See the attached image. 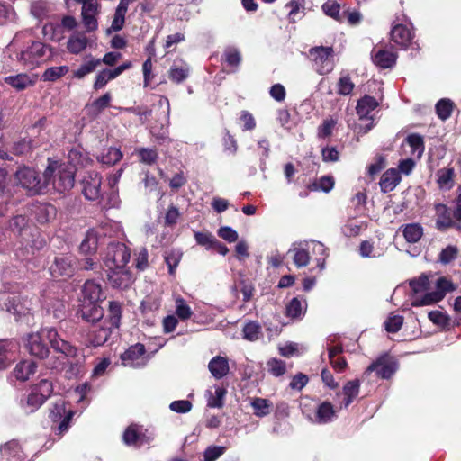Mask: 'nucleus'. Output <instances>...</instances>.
<instances>
[{"label": "nucleus", "instance_id": "obj_14", "mask_svg": "<svg viewBox=\"0 0 461 461\" xmlns=\"http://www.w3.org/2000/svg\"><path fill=\"white\" fill-rule=\"evenodd\" d=\"M99 13L100 4L97 0H92L90 3H85L82 5L81 17L86 32H93L97 30V15Z\"/></svg>", "mask_w": 461, "mask_h": 461}, {"label": "nucleus", "instance_id": "obj_24", "mask_svg": "<svg viewBox=\"0 0 461 461\" xmlns=\"http://www.w3.org/2000/svg\"><path fill=\"white\" fill-rule=\"evenodd\" d=\"M335 417L336 411L334 406L331 402L324 401L317 406L312 420L318 424H326L332 421Z\"/></svg>", "mask_w": 461, "mask_h": 461}, {"label": "nucleus", "instance_id": "obj_40", "mask_svg": "<svg viewBox=\"0 0 461 461\" xmlns=\"http://www.w3.org/2000/svg\"><path fill=\"white\" fill-rule=\"evenodd\" d=\"M285 7H289L288 20L290 23H295L297 19L304 16L303 0H290Z\"/></svg>", "mask_w": 461, "mask_h": 461}, {"label": "nucleus", "instance_id": "obj_26", "mask_svg": "<svg viewBox=\"0 0 461 461\" xmlns=\"http://www.w3.org/2000/svg\"><path fill=\"white\" fill-rule=\"evenodd\" d=\"M112 94L106 92L99 98L86 105L87 114L92 118H96L104 109L111 105Z\"/></svg>", "mask_w": 461, "mask_h": 461}, {"label": "nucleus", "instance_id": "obj_57", "mask_svg": "<svg viewBox=\"0 0 461 461\" xmlns=\"http://www.w3.org/2000/svg\"><path fill=\"white\" fill-rule=\"evenodd\" d=\"M227 394V390L224 387H217L214 394L211 393L207 402V406L211 408H221L224 404V398Z\"/></svg>", "mask_w": 461, "mask_h": 461}, {"label": "nucleus", "instance_id": "obj_38", "mask_svg": "<svg viewBox=\"0 0 461 461\" xmlns=\"http://www.w3.org/2000/svg\"><path fill=\"white\" fill-rule=\"evenodd\" d=\"M409 286L411 292L414 294L413 298L418 296V294L426 292L429 289L430 283L429 280V276L422 273L417 278L411 279L409 281Z\"/></svg>", "mask_w": 461, "mask_h": 461}, {"label": "nucleus", "instance_id": "obj_3", "mask_svg": "<svg viewBox=\"0 0 461 461\" xmlns=\"http://www.w3.org/2000/svg\"><path fill=\"white\" fill-rule=\"evenodd\" d=\"M10 384L21 393L18 397L19 405L26 408L29 405V394H27L29 386V362L22 360L16 364L14 370L8 376Z\"/></svg>", "mask_w": 461, "mask_h": 461}, {"label": "nucleus", "instance_id": "obj_36", "mask_svg": "<svg viewBox=\"0 0 461 461\" xmlns=\"http://www.w3.org/2000/svg\"><path fill=\"white\" fill-rule=\"evenodd\" d=\"M402 228V235L409 243H416L423 236V227L420 223L406 224Z\"/></svg>", "mask_w": 461, "mask_h": 461}, {"label": "nucleus", "instance_id": "obj_52", "mask_svg": "<svg viewBox=\"0 0 461 461\" xmlns=\"http://www.w3.org/2000/svg\"><path fill=\"white\" fill-rule=\"evenodd\" d=\"M69 68L68 66L51 67L47 68L42 74V79L44 81H56L62 77L68 72Z\"/></svg>", "mask_w": 461, "mask_h": 461}, {"label": "nucleus", "instance_id": "obj_61", "mask_svg": "<svg viewBox=\"0 0 461 461\" xmlns=\"http://www.w3.org/2000/svg\"><path fill=\"white\" fill-rule=\"evenodd\" d=\"M293 261L297 267H303L309 264L311 257L308 250L303 248H296L293 249Z\"/></svg>", "mask_w": 461, "mask_h": 461}, {"label": "nucleus", "instance_id": "obj_42", "mask_svg": "<svg viewBox=\"0 0 461 461\" xmlns=\"http://www.w3.org/2000/svg\"><path fill=\"white\" fill-rule=\"evenodd\" d=\"M442 301V295L439 293L429 292L419 297L415 296L411 302V306L420 307L424 305H431Z\"/></svg>", "mask_w": 461, "mask_h": 461}, {"label": "nucleus", "instance_id": "obj_10", "mask_svg": "<svg viewBox=\"0 0 461 461\" xmlns=\"http://www.w3.org/2000/svg\"><path fill=\"white\" fill-rule=\"evenodd\" d=\"M102 176L95 171H90L84 176L82 194L86 200L95 202L102 197Z\"/></svg>", "mask_w": 461, "mask_h": 461}, {"label": "nucleus", "instance_id": "obj_55", "mask_svg": "<svg viewBox=\"0 0 461 461\" xmlns=\"http://www.w3.org/2000/svg\"><path fill=\"white\" fill-rule=\"evenodd\" d=\"M406 142L411 148L412 152H418L420 156L425 149V143L423 137L418 133L409 134L406 138Z\"/></svg>", "mask_w": 461, "mask_h": 461}, {"label": "nucleus", "instance_id": "obj_23", "mask_svg": "<svg viewBox=\"0 0 461 461\" xmlns=\"http://www.w3.org/2000/svg\"><path fill=\"white\" fill-rule=\"evenodd\" d=\"M208 369L215 379H221L230 371L229 360L225 357L216 356L210 360Z\"/></svg>", "mask_w": 461, "mask_h": 461}, {"label": "nucleus", "instance_id": "obj_8", "mask_svg": "<svg viewBox=\"0 0 461 461\" xmlns=\"http://www.w3.org/2000/svg\"><path fill=\"white\" fill-rule=\"evenodd\" d=\"M57 161L49 159L48 167L43 173L31 170V195L44 194L55 173Z\"/></svg>", "mask_w": 461, "mask_h": 461}, {"label": "nucleus", "instance_id": "obj_63", "mask_svg": "<svg viewBox=\"0 0 461 461\" xmlns=\"http://www.w3.org/2000/svg\"><path fill=\"white\" fill-rule=\"evenodd\" d=\"M29 220L25 215H17L13 219L11 227L18 235L26 234Z\"/></svg>", "mask_w": 461, "mask_h": 461}, {"label": "nucleus", "instance_id": "obj_43", "mask_svg": "<svg viewBox=\"0 0 461 461\" xmlns=\"http://www.w3.org/2000/svg\"><path fill=\"white\" fill-rule=\"evenodd\" d=\"M5 82L17 91L24 90L29 86V76L20 73L5 77Z\"/></svg>", "mask_w": 461, "mask_h": 461}, {"label": "nucleus", "instance_id": "obj_32", "mask_svg": "<svg viewBox=\"0 0 461 461\" xmlns=\"http://www.w3.org/2000/svg\"><path fill=\"white\" fill-rule=\"evenodd\" d=\"M122 314V303L118 301H109L108 321L113 329H118L121 325Z\"/></svg>", "mask_w": 461, "mask_h": 461}, {"label": "nucleus", "instance_id": "obj_27", "mask_svg": "<svg viewBox=\"0 0 461 461\" xmlns=\"http://www.w3.org/2000/svg\"><path fill=\"white\" fill-rule=\"evenodd\" d=\"M401 181L400 172L395 168L386 170L380 178V188L383 193L393 191Z\"/></svg>", "mask_w": 461, "mask_h": 461}, {"label": "nucleus", "instance_id": "obj_12", "mask_svg": "<svg viewBox=\"0 0 461 461\" xmlns=\"http://www.w3.org/2000/svg\"><path fill=\"white\" fill-rule=\"evenodd\" d=\"M397 17L392 23L390 40L401 49H407L414 38V32Z\"/></svg>", "mask_w": 461, "mask_h": 461}, {"label": "nucleus", "instance_id": "obj_22", "mask_svg": "<svg viewBox=\"0 0 461 461\" xmlns=\"http://www.w3.org/2000/svg\"><path fill=\"white\" fill-rule=\"evenodd\" d=\"M82 299L80 301H91L99 303L104 295L102 286L94 280H86L81 290Z\"/></svg>", "mask_w": 461, "mask_h": 461}, {"label": "nucleus", "instance_id": "obj_34", "mask_svg": "<svg viewBox=\"0 0 461 461\" xmlns=\"http://www.w3.org/2000/svg\"><path fill=\"white\" fill-rule=\"evenodd\" d=\"M143 438L144 434L139 431V427L136 424L128 426L122 435V440L127 446L141 445Z\"/></svg>", "mask_w": 461, "mask_h": 461}, {"label": "nucleus", "instance_id": "obj_7", "mask_svg": "<svg viewBox=\"0 0 461 461\" xmlns=\"http://www.w3.org/2000/svg\"><path fill=\"white\" fill-rule=\"evenodd\" d=\"M77 258L70 253H60L54 258L50 267V273L53 278L71 277L76 269Z\"/></svg>", "mask_w": 461, "mask_h": 461}, {"label": "nucleus", "instance_id": "obj_2", "mask_svg": "<svg viewBox=\"0 0 461 461\" xmlns=\"http://www.w3.org/2000/svg\"><path fill=\"white\" fill-rule=\"evenodd\" d=\"M4 290L5 292L0 294V309L12 314L16 321L26 319L29 313V291L26 285L17 282L5 283Z\"/></svg>", "mask_w": 461, "mask_h": 461}, {"label": "nucleus", "instance_id": "obj_39", "mask_svg": "<svg viewBox=\"0 0 461 461\" xmlns=\"http://www.w3.org/2000/svg\"><path fill=\"white\" fill-rule=\"evenodd\" d=\"M251 407L253 408L254 415L261 418L270 413L272 402L268 399L256 397L251 402Z\"/></svg>", "mask_w": 461, "mask_h": 461}, {"label": "nucleus", "instance_id": "obj_5", "mask_svg": "<svg viewBox=\"0 0 461 461\" xmlns=\"http://www.w3.org/2000/svg\"><path fill=\"white\" fill-rule=\"evenodd\" d=\"M309 53L318 74L327 75L334 68V50L332 47L316 46Z\"/></svg>", "mask_w": 461, "mask_h": 461}, {"label": "nucleus", "instance_id": "obj_9", "mask_svg": "<svg viewBox=\"0 0 461 461\" xmlns=\"http://www.w3.org/2000/svg\"><path fill=\"white\" fill-rule=\"evenodd\" d=\"M56 171L57 175H53L51 179L54 188L59 193L70 190L75 184V170L72 167L57 161Z\"/></svg>", "mask_w": 461, "mask_h": 461}, {"label": "nucleus", "instance_id": "obj_20", "mask_svg": "<svg viewBox=\"0 0 461 461\" xmlns=\"http://www.w3.org/2000/svg\"><path fill=\"white\" fill-rule=\"evenodd\" d=\"M373 63L381 68H391L396 64L398 55L384 49L374 48L371 52Z\"/></svg>", "mask_w": 461, "mask_h": 461}, {"label": "nucleus", "instance_id": "obj_58", "mask_svg": "<svg viewBox=\"0 0 461 461\" xmlns=\"http://www.w3.org/2000/svg\"><path fill=\"white\" fill-rule=\"evenodd\" d=\"M242 331L244 339L255 341L261 332V326L257 321H249L244 326Z\"/></svg>", "mask_w": 461, "mask_h": 461}, {"label": "nucleus", "instance_id": "obj_21", "mask_svg": "<svg viewBox=\"0 0 461 461\" xmlns=\"http://www.w3.org/2000/svg\"><path fill=\"white\" fill-rule=\"evenodd\" d=\"M379 103L377 100L369 95H365L361 97L357 104L356 111L360 120H373L370 113L378 107Z\"/></svg>", "mask_w": 461, "mask_h": 461}, {"label": "nucleus", "instance_id": "obj_29", "mask_svg": "<svg viewBox=\"0 0 461 461\" xmlns=\"http://www.w3.org/2000/svg\"><path fill=\"white\" fill-rule=\"evenodd\" d=\"M360 390V381L358 379H354L348 381L343 388L342 393L344 394V399L342 404L344 408H348L353 401L357 397Z\"/></svg>", "mask_w": 461, "mask_h": 461}, {"label": "nucleus", "instance_id": "obj_56", "mask_svg": "<svg viewBox=\"0 0 461 461\" xmlns=\"http://www.w3.org/2000/svg\"><path fill=\"white\" fill-rule=\"evenodd\" d=\"M403 320L402 315L391 314L384 323L385 330L389 333L398 332L403 325Z\"/></svg>", "mask_w": 461, "mask_h": 461}, {"label": "nucleus", "instance_id": "obj_44", "mask_svg": "<svg viewBox=\"0 0 461 461\" xmlns=\"http://www.w3.org/2000/svg\"><path fill=\"white\" fill-rule=\"evenodd\" d=\"M88 43L85 35L71 36L67 43L68 50L72 54H78L83 51Z\"/></svg>", "mask_w": 461, "mask_h": 461}, {"label": "nucleus", "instance_id": "obj_1", "mask_svg": "<svg viewBox=\"0 0 461 461\" xmlns=\"http://www.w3.org/2000/svg\"><path fill=\"white\" fill-rule=\"evenodd\" d=\"M47 341L55 351L64 356H75L77 353L76 347L61 339L55 329L45 328L36 333H31V356L40 359L47 357L50 353Z\"/></svg>", "mask_w": 461, "mask_h": 461}, {"label": "nucleus", "instance_id": "obj_41", "mask_svg": "<svg viewBox=\"0 0 461 461\" xmlns=\"http://www.w3.org/2000/svg\"><path fill=\"white\" fill-rule=\"evenodd\" d=\"M335 181L331 176H323L308 185L310 191H323L329 193L334 187Z\"/></svg>", "mask_w": 461, "mask_h": 461}, {"label": "nucleus", "instance_id": "obj_54", "mask_svg": "<svg viewBox=\"0 0 461 461\" xmlns=\"http://www.w3.org/2000/svg\"><path fill=\"white\" fill-rule=\"evenodd\" d=\"M337 121L332 117L326 118L317 129V137L319 139H327L332 135Z\"/></svg>", "mask_w": 461, "mask_h": 461}, {"label": "nucleus", "instance_id": "obj_51", "mask_svg": "<svg viewBox=\"0 0 461 461\" xmlns=\"http://www.w3.org/2000/svg\"><path fill=\"white\" fill-rule=\"evenodd\" d=\"M100 64L101 59H91L89 61L82 64L77 70H74L73 76L74 77L81 79L85 76L92 73Z\"/></svg>", "mask_w": 461, "mask_h": 461}, {"label": "nucleus", "instance_id": "obj_50", "mask_svg": "<svg viewBox=\"0 0 461 461\" xmlns=\"http://www.w3.org/2000/svg\"><path fill=\"white\" fill-rule=\"evenodd\" d=\"M110 328L101 327L90 334V342L95 347L104 345L110 338L112 330Z\"/></svg>", "mask_w": 461, "mask_h": 461}, {"label": "nucleus", "instance_id": "obj_49", "mask_svg": "<svg viewBox=\"0 0 461 461\" xmlns=\"http://www.w3.org/2000/svg\"><path fill=\"white\" fill-rule=\"evenodd\" d=\"M69 163L73 167H85L87 162V155L82 151L80 147L72 148L68 155Z\"/></svg>", "mask_w": 461, "mask_h": 461}, {"label": "nucleus", "instance_id": "obj_33", "mask_svg": "<svg viewBox=\"0 0 461 461\" xmlns=\"http://www.w3.org/2000/svg\"><path fill=\"white\" fill-rule=\"evenodd\" d=\"M77 353L75 356H66L70 358L67 361L68 369L67 370L68 377L77 376L80 372L85 364V355L81 353L76 347Z\"/></svg>", "mask_w": 461, "mask_h": 461}, {"label": "nucleus", "instance_id": "obj_37", "mask_svg": "<svg viewBox=\"0 0 461 461\" xmlns=\"http://www.w3.org/2000/svg\"><path fill=\"white\" fill-rule=\"evenodd\" d=\"M168 78L175 84L183 83L190 75V68L186 63L178 67L176 64L170 67L168 70Z\"/></svg>", "mask_w": 461, "mask_h": 461}, {"label": "nucleus", "instance_id": "obj_28", "mask_svg": "<svg viewBox=\"0 0 461 461\" xmlns=\"http://www.w3.org/2000/svg\"><path fill=\"white\" fill-rule=\"evenodd\" d=\"M21 447L16 440H10L0 446V461H14L21 456Z\"/></svg>", "mask_w": 461, "mask_h": 461}, {"label": "nucleus", "instance_id": "obj_59", "mask_svg": "<svg viewBox=\"0 0 461 461\" xmlns=\"http://www.w3.org/2000/svg\"><path fill=\"white\" fill-rule=\"evenodd\" d=\"M176 314L182 321L188 320L193 314L190 306L182 297H178L176 300Z\"/></svg>", "mask_w": 461, "mask_h": 461}, {"label": "nucleus", "instance_id": "obj_15", "mask_svg": "<svg viewBox=\"0 0 461 461\" xmlns=\"http://www.w3.org/2000/svg\"><path fill=\"white\" fill-rule=\"evenodd\" d=\"M52 392V383L48 379H41L38 384H31V407H40Z\"/></svg>", "mask_w": 461, "mask_h": 461}, {"label": "nucleus", "instance_id": "obj_11", "mask_svg": "<svg viewBox=\"0 0 461 461\" xmlns=\"http://www.w3.org/2000/svg\"><path fill=\"white\" fill-rule=\"evenodd\" d=\"M436 221L435 227L438 230L444 232L451 228L461 229V224L456 222L453 217V210L445 203H436L434 205Z\"/></svg>", "mask_w": 461, "mask_h": 461}, {"label": "nucleus", "instance_id": "obj_62", "mask_svg": "<svg viewBox=\"0 0 461 461\" xmlns=\"http://www.w3.org/2000/svg\"><path fill=\"white\" fill-rule=\"evenodd\" d=\"M138 156L142 163L152 165L157 162L158 154L155 149L140 148L138 149Z\"/></svg>", "mask_w": 461, "mask_h": 461}, {"label": "nucleus", "instance_id": "obj_46", "mask_svg": "<svg viewBox=\"0 0 461 461\" xmlns=\"http://www.w3.org/2000/svg\"><path fill=\"white\" fill-rule=\"evenodd\" d=\"M116 77L117 76L114 73L113 69L104 68L103 70L99 71L95 76V80L94 82L93 88L95 91L100 90L104 88L109 81Z\"/></svg>", "mask_w": 461, "mask_h": 461}, {"label": "nucleus", "instance_id": "obj_13", "mask_svg": "<svg viewBox=\"0 0 461 461\" xmlns=\"http://www.w3.org/2000/svg\"><path fill=\"white\" fill-rule=\"evenodd\" d=\"M32 215L38 223L45 224L56 218L57 209L50 203L35 200L31 202Z\"/></svg>", "mask_w": 461, "mask_h": 461}, {"label": "nucleus", "instance_id": "obj_17", "mask_svg": "<svg viewBox=\"0 0 461 461\" xmlns=\"http://www.w3.org/2000/svg\"><path fill=\"white\" fill-rule=\"evenodd\" d=\"M77 316L82 318L86 322L95 323L104 317V310L99 303L91 301H80Z\"/></svg>", "mask_w": 461, "mask_h": 461}, {"label": "nucleus", "instance_id": "obj_30", "mask_svg": "<svg viewBox=\"0 0 461 461\" xmlns=\"http://www.w3.org/2000/svg\"><path fill=\"white\" fill-rule=\"evenodd\" d=\"M122 158V153L120 149L109 147L103 149L97 157L98 162L107 167L113 166Z\"/></svg>", "mask_w": 461, "mask_h": 461}, {"label": "nucleus", "instance_id": "obj_53", "mask_svg": "<svg viewBox=\"0 0 461 461\" xmlns=\"http://www.w3.org/2000/svg\"><path fill=\"white\" fill-rule=\"evenodd\" d=\"M355 88V84L352 82L348 74L341 76L337 83V93L339 95H349Z\"/></svg>", "mask_w": 461, "mask_h": 461}, {"label": "nucleus", "instance_id": "obj_25", "mask_svg": "<svg viewBox=\"0 0 461 461\" xmlns=\"http://www.w3.org/2000/svg\"><path fill=\"white\" fill-rule=\"evenodd\" d=\"M98 248V235L96 230L89 229L79 245V252L85 256L95 255Z\"/></svg>", "mask_w": 461, "mask_h": 461}, {"label": "nucleus", "instance_id": "obj_16", "mask_svg": "<svg viewBox=\"0 0 461 461\" xmlns=\"http://www.w3.org/2000/svg\"><path fill=\"white\" fill-rule=\"evenodd\" d=\"M20 349L15 339H0V370L6 369L14 361Z\"/></svg>", "mask_w": 461, "mask_h": 461}, {"label": "nucleus", "instance_id": "obj_31", "mask_svg": "<svg viewBox=\"0 0 461 461\" xmlns=\"http://www.w3.org/2000/svg\"><path fill=\"white\" fill-rule=\"evenodd\" d=\"M306 309V302L294 297L286 304L285 314L291 319H300L304 315Z\"/></svg>", "mask_w": 461, "mask_h": 461}, {"label": "nucleus", "instance_id": "obj_4", "mask_svg": "<svg viewBox=\"0 0 461 461\" xmlns=\"http://www.w3.org/2000/svg\"><path fill=\"white\" fill-rule=\"evenodd\" d=\"M131 258V249L123 243H110L104 258L108 269L125 267Z\"/></svg>", "mask_w": 461, "mask_h": 461}, {"label": "nucleus", "instance_id": "obj_45", "mask_svg": "<svg viewBox=\"0 0 461 461\" xmlns=\"http://www.w3.org/2000/svg\"><path fill=\"white\" fill-rule=\"evenodd\" d=\"M435 109L438 117L442 121H446L452 114L454 103L450 99L443 98L436 104Z\"/></svg>", "mask_w": 461, "mask_h": 461}, {"label": "nucleus", "instance_id": "obj_48", "mask_svg": "<svg viewBox=\"0 0 461 461\" xmlns=\"http://www.w3.org/2000/svg\"><path fill=\"white\" fill-rule=\"evenodd\" d=\"M222 62H225L235 71L241 62V55L237 49L228 48L223 52Z\"/></svg>", "mask_w": 461, "mask_h": 461}, {"label": "nucleus", "instance_id": "obj_18", "mask_svg": "<svg viewBox=\"0 0 461 461\" xmlns=\"http://www.w3.org/2000/svg\"><path fill=\"white\" fill-rule=\"evenodd\" d=\"M145 345L142 343H136L130 346L122 355L121 360L122 365L131 367H139L143 363H140V359L146 354Z\"/></svg>", "mask_w": 461, "mask_h": 461}, {"label": "nucleus", "instance_id": "obj_64", "mask_svg": "<svg viewBox=\"0 0 461 461\" xmlns=\"http://www.w3.org/2000/svg\"><path fill=\"white\" fill-rule=\"evenodd\" d=\"M428 317L430 321L442 328H447L450 325L449 317L442 312L431 311L429 312Z\"/></svg>", "mask_w": 461, "mask_h": 461}, {"label": "nucleus", "instance_id": "obj_6", "mask_svg": "<svg viewBox=\"0 0 461 461\" xmlns=\"http://www.w3.org/2000/svg\"><path fill=\"white\" fill-rule=\"evenodd\" d=\"M397 368L398 364L395 358L388 353H384L366 367L365 375L375 372L380 379H390Z\"/></svg>", "mask_w": 461, "mask_h": 461}, {"label": "nucleus", "instance_id": "obj_19", "mask_svg": "<svg viewBox=\"0 0 461 461\" xmlns=\"http://www.w3.org/2000/svg\"><path fill=\"white\" fill-rule=\"evenodd\" d=\"M107 280L113 288L126 289L132 283L130 271L125 267L107 270Z\"/></svg>", "mask_w": 461, "mask_h": 461}, {"label": "nucleus", "instance_id": "obj_47", "mask_svg": "<svg viewBox=\"0 0 461 461\" xmlns=\"http://www.w3.org/2000/svg\"><path fill=\"white\" fill-rule=\"evenodd\" d=\"M321 9L327 16H330L339 23L343 22V16L342 14H340V5L336 1L328 0L322 5Z\"/></svg>", "mask_w": 461, "mask_h": 461}, {"label": "nucleus", "instance_id": "obj_60", "mask_svg": "<svg viewBox=\"0 0 461 461\" xmlns=\"http://www.w3.org/2000/svg\"><path fill=\"white\" fill-rule=\"evenodd\" d=\"M458 249L456 246L448 245L441 250L438 256V260L444 265L451 263L457 258Z\"/></svg>", "mask_w": 461, "mask_h": 461}, {"label": "nucleus", "instance_id": "obj_35", "mask_svg": "<svg viewBox=\"0 0 461 461\" xmlns=\"http://www.w3.org/2000/svg\"><path fill=\"white\" fill-rule=\"evenodd\" d=\"M455 170L453 167H444L437 172V183L440 189L449 190L454 185Z\"/></svg>", "mask_w": 461, "mask_h": 461}]
</instances>
